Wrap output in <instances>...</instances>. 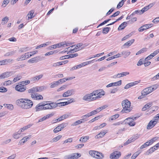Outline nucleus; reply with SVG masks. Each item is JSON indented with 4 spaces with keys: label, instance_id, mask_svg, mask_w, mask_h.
<instances>
[{
    "label": "nucleus",
    "instance_id": "1",
    "mask_svg": "<svg viewBox=\"0 0 159 159\" xmlns=\"http://www.w3.org/2000/svg\"><path fill=\"white\" fill-rule=\"evenodd\" d=\"M16 103L18 106L24 109L30 108L33 105V102L27 98L19 99L16 101Z\"/></svg>",
    "mask_w": 159,
    "mask_h": 159
},
{
    "label": "nucleus",
    "instance_id": "2",
    "mask_svg": "<svg viewBox=\"0 0 159 159\" xmlns=\"http://www.w3.org/2000/svg\"><path fill=\"white\" fill-rule=\"evenodd\" d=\"M158 87L157 84H155L146 88L141 92V95L138 98L141 99L144 98L145 96L155 90Z\"/></svg>",
    "mask_w": 159,
    "mask_h": 159
},
{
    "label": "nucleus",
    "instance_id": "3",
    "mask_svg": "<svg viewBox=\"0 0 159 159\" xmlns=\"http://www.w3.org/2000/svg\"><path fill=\"white\" fill-rule=\"evenodd\" d=\"M131 104V102L128 99H126L122 101L121 105L123 109L121 111V112L123 113L130 111L131 110L130 108Z\"/></svg>",
    "mask_w": 159,
    "mask_h": 159
},
{
    "label": "nucleus",
    "instance_id": "4",
    "mask_svg": "<svg viewBox=\"0 0 159 159\" xmlns=\"http://www.w3.org/2000/svg\"><path fill=\"white\" fill-rule=\"evenodd\" d=\"M89 153L92 157L97 159H102L104 157L102 153L95 151L90 150Z\"/></svg>",
    "mask_w": 159,
    "mask_h": 159
},
{
    "label": "nucleus",
    "instance_id": "5",
    "mask_svg": "<svg viewBox=\"0 0 159 159\" xmlns=\"http://www.w3.org/2000/svg\"><path fill=\"white\" fill-rule=\"evenodd\" d=\"M93 93L94 94V96H96L94 97L95 100L99 98H100L101 97L105 95V92L102 90H96L93 91Z\"/></svg>",
    "mask_w": 159,
    "mask_h": 159
},
{
    "label": "nucleus",
    "instance_id": "6",
    "mask_svg": "<svg viewBox=\"0 0 159 159\" xmlns=\"http://www.w3.org/2000/svg\"><path fill=\"white\" fill-rule=\"evenodd\" d=\"M81 154L78 153H73L70 155L66 156L64 159H77L80 157Z\"/></svg>",
    "mask_w": 159,
    "mask_h": 159
},
{
    "label": "nucleus",
    "instance_id": "7",
    "mask_svg": "<svg viewBox=\"0 0 159 159\" xmlns=\"http://www.w3.org/2000/svg\"><path fill=\"white\" fill-rule=\"evenodd\" d=\"M94 94L93 92L91 93L86 94L83 97V99L87 101L90 102L95 100L94 97H93Z\"/></svg>",
    "mask_w": 159,
    "mask_h": 159
},
{
    "label": "nucleus",
    "instance_id": "8",
    "mask_svg": "<svg viewBox=\"0 0 159 159\" xmlns=\"http://www.w3.org/2000/svg\"><path fill=\"white\" fill-rule=\"evenodd\" d=\"M121 155L120 152L115 151L111 153L110 155V158L111 159H118Z\"/></svg>",
    "mask_w": 159,
    "mask_h": 159
},
{
    "label": "nucleus",
    "instance_id": "9",
    "mask_svg": "<svg viewBox=\"0 0 159 159\" xmlns=\"http://www.w3.org/2000/svg\"><path fill=\"white\" fill-rule=\"evenodd\" d=\"M67 125V124L63 123L61 124L58 125L54 129L53 131L54 133H57L60 131Z\"/></svg>",
    "mask_w": 159,
    "mask_h": 159
},
{
    "label": "nucleus",
    "instance_id": "10",
    "mask_svg": "<svg viewBox=\"0 0 159 159\" xmlns=\"http://www.w3.org/2000/svg\"><path fill=\"white\" fill-rule=\"evenodd\" d=\"M75 90L72 89L67 90L62 94L63 97H67L74 94L75 93Z\"/></svg>",
    "mask_w": 159,
    "mask_h": 159
},
{
    "label": "nucleus",
    "instance_id": "11",
    "mask_svg": "<svg viewBox=\"0 0 159 159\" xmlns=\"http://www.w3.org/2000/svg\"><path fill=\"white\" fill-rule=\"evenodd\" d=\"M125 121V124H128L130 126H133L135 125V122L133 121V119L131 118V117L126 119Z\"/></svg>",
    "mask_w": 159,
    "mask_h": 159
},
{
    "label": "nucleus",
    "instance_id": "12",
    "mask_svg": "<svg viewBox=\"0 0 159 159\" xmlns=\"http://www.w3.org/2000/svg\"><path fill=\"white\" fill-rule=\"evenodd\" d=\"M15 89L17 91L23 92L25 91L26 89V87L23 85H20V84L16 85L15 87Z\"/></svg>",
    "mask_w": 159,
    "mask_h": 159
},
{
    "label": "nucleus",
    "instance_id": "13",
    "mask_svg": "<svg viewBox=\"0 0 159 159\" xmlns=\"http://www.w3.org/2000/svg\"><path fill=\"white\" fill-rule=\"evenodd\" d=\"M153 26V24H148L143 25L138 29L139 32H142Z\"/></svg>",
    "mask_w": 159,
    "mask_h": 159
},
{
    "label": "nucleus",
    "instance_id": "14",
    "mask_svg": "<svg viewBox=\"0 0 159 159\" xmlns=\"http://www.w3.org/2000/svg\"><path fill=\"white\" fill-rule=\"evenodd\" d=\"M31 97L33 100H40L43 99L42 95L40 94L38 95L37 93H31Z\"/></svg>",
    "mask_w": 159,
    "mask_h": 159
},
{
    "label": "nucleus",
    "instance_id": "15",
    "mask_svg": "<svg viewBox=\"0 0 159 159\" xmlns=\"http://www.w3.org/2000/svg\"><path fill=\"white\" fill-rule=\"evenodd\" d=\"M156 120H151L148 123L147 126V129H151L157 123V121Z\"/></svg>",
    "mask_w": 159,
    "mask_h": 159
},
{
    "label": "nucleus",
    "instance_id": "16",
    "mask_svg": "<svg viewBox=\"0 0 159 159\" xmlns=\"http://www.w3.org/2000/svg\"><path fill=\"white\" fill-rule=\"evenodd\" d=\"M44 103L43 102H41L38 104L36 106L35 109L36 111H38L43 110Z\"/></svg>",
    "mask_w": 159,
    "mask_h": 159
},
{
    "label": "nucleus",
    "instance_id": "17",
    "mask_svg": "<svg viewBox=\"0 0 159 159\" xmlns=\"http://www.w3.org/2000/svg\"><path fill=\"white\" fill-rule=\"evenodd\" d=\"M140 81V80H139V81H135L133 82L130 83H129L127 84L124 87L125 89H128L129 88H130L136 84H138V83H139Z\"/></svg>",
    "mask_w": 159,
    "mask_h": 159
},
{
    "label": "nucleus",
    "instance_id": "18",
    "mask_svg": "<svg viewBox=\"0 0 159 159\" xmlns=\"http://www.w3.org/2000/svg\"><path fill=\"white\" fill-rule=\"evenodd\" d=\"M11 72H6L0 75V79H3L8 78L11 76Z\"/></svg>",
    "mask_w": 159,
    "mask_h": 159
},
{
    "label": "nucleus",
    "instance_id": "19",
    "mask_svg": "<svg viewBox=\"0 0 159 159\" xmlns=\"http://www.w3.org/2000/svg\"><path fill=\"white\" fill-rule=\"evenodd\" d=\"M121 80H120L117 82L114 83H111L106 86L107 88H108L114 86H117L120 85L121 84Z\"/></svg>",
    "mask_w": 159,
    "mask_h": 159
},
{
    "label": "nucleus",
    "instance_id": "20",
    "mask_svg": "<svg viewBox=\"0 0 159 159\" xmlns=\"http://www.w3.org/2000/svg\"><path fill=\"white\" fill-rule=\"evenodd\" d=\"M40 57H36L28 61V62L31 63H36L41 60Z\"/></svg>",
    "mask_w": 159,
    "mask_h": 159
},
{
    "label": "nucleus",
    "instance_id": "21",
    "mask_svg": "<svg viewBox=\"0 0 159 159\" xmlns=\"http://www.w3.org/2000/svg\"><path fill=\"white\" fill-rule=\"evenodd\" d=\"M107 133V131H105L104 130H103V131L100 132L97 135L95 136V138L96 139H98L100 138H102Z\"/></svg>",
    "mask_w": 159,
    "mask_h": 159
},
{
    "label": "nucleus",
    "instance_id": "22",
    "mask_svg": "<svg viewBox=\"0 0 159 159\" xmlns=\"http://www.w3.org/2000/svg\"><path fill=\"white\" fill-rule=\"evenodd\" d=\"M154 5V4L153 3H151L149 4L148 6L145 7L143 8H142L141 10V11H142L143 13H144L145 11H148V9H149L150 8L152 7Z\"/></svg>",
    "mask_w": 159,
    "mask_h": 159
},
{
    "label": "nucleus",
    "instance_id": "23",
    "mask_svg": "<svg viewBox=\"0 0 159 159\" xmlns=\"http://www.w3.org/2000/svg\"><path fill=\"white\" fill-rule=\"evenodd\" d=\"M83 45V44L82 43H79L77 44V45H76V47H75V48H74L73 49H71L69 51V52H70V53H74L75 52H76V51H77L78 50L77 49V48H78L79 47H81Z\"/></svg>",
    "mask_w": 159,
    "mask_h": 159
},
{
    "label": "nucleus",
    "instance_id": "24",
    "mask_svg": "<svg viewBox=\"0 0 159 159\" xmlns=\"http://www.w3.org/2000/svg\"><path fill=\"white\" fill-rule=\"evenodd\" d=\"M128 23V22H124L122 23L120 25L118 28V30L120 31L124 29L125 27L127 25Z\"/></svg>",
    "mask_w": 159,
    "mask_h": 159
},
{
    "label": "nucleus",
    "instance_id": "25",
    "mask_svg": "<svg viewBox=\"0 0 159 159\" xmlns=\"http://www.w3.org/2000/svg\"><path fill=\"white\" fill-rule=\"evenodd\" d=\"M152 102H149L146 105H145L143 108H142V111H145L147 109H149L152 105Z\"/></svg>",
    "mask_w": 159,
    "mask_h": 159
},
{
    "label": "nucleus",
    "instance_id": "26",
    "mask_svg": "<svg viewBox=\"0 0 159 159\" xmlns=\"http://www.w3.org/2000/svg\"><path fill=\"white\" fill-rule=\"evenodd\" d=\"M157 149V148H156L155 147H154V146H153V147L151 148L150 149L148 150L145 153V154L146 155H148L153 152Z\"/></svg>",
    "mask_w": 159,
    "mask_h": 159
},
{
    "label": "nucleus",
    "instance_id": "27",
    "mask_svg": "<svg viewBox=\"0 0 159 159\" xmlns=\"http://www.w3.org/2000/svg\"><path fill=\"white\" fill-rule=\"evenodd\" d=\"M134 39H132L131 40L125 43L123 45V46L124 47L125 46H126L128 47L131 46V45L134 42Z\"/></svg>",
    "mask_w": 159,
    "mask_h": 159
},
{
    "label": "nucleus",
    "instance_id": "28",
    "mask_svg": "<svg viewBox=\"0 0 159 159\" xmlns=\"http://www.w3.org/2000/svg\"><path fill=\"white\" fill-rule=\"evenodd\" d=\"M121 57V54L120 53H118L116 55H115L113 56L109 57L107 59V60L109 61H110L111 60L117 58Z\"/></svg>",
    "mask_w": 159,
    "mask_h": 159
},
{
    "label": "nucleus",
    "instance_id": "29",
    "mask_svg": "<svg viewBox=\"0 0 159 159\" xmlns=\"http://www.w3.org/2000/svg\"><path fill=\"white\" fill-rule=\"evenodd\" d=\"M84 119H82V118L81 119L78 120L75 122L73 124H72L71 125L74 126L78 124H80L82 123H84Z\"/></svg>",
    "mask_w": 159,
    "mask_h": 159
},
{
    "label": "nucleus",
    "instance_id": "30",
    "mask_svg": "<svg viewBox=\"0 0 159 159\" xmlns=\"http://www.w3.org/2000/svg\"><path fill=\"white\" fill-rule=\"evenodd\" d=\"M43 75L42 74L36 76L34 77H33L32 79V81H37L43 77Z\"/></svg>",
    "mask_w": 159,
    "mask_h": 159
},
{
    "label": "nucleus",
    "instance_id": "31",
    "mask_svg": "<svg viewBox=\"0 0 159 159\" xmlns=\"http://www.w3.org/2000/svg\"><path fill=\"white\" fill-rule=\"evenodd\" d=\"M29 53V52H27L21 55L17 59V61H22L26 59V54H28Z\"/></svg>",
    "mask_w": 159,
    "mask_h": 159
},
{
    "label": "nucleus",
    "instance_id": "32",
    "mask_svg": "<svg viewBox=\"0 0 159 159\" xmlns=\"http://www.w3.org/2000/svg\"><path fill=\"white\" fill-rule=\"evenodd\" d=\"M3 106L11 110H12L14 108L13 106L11 104H4Z\"/></svg>",
    "mask_w": 159,
    "mask_h": 159
},
{
    "label": "nucleus",
    "instance_id": "33",
    "mask_svg": "<svg viewBox=\"0 0 159 159\" xmlns=\"http://www.w3.org/2000/svg\"><path fill=\"white\" fill-rule=\"evenodd\" d=\"M28 91L29 93H35L37 92L36 87L29 89Z\"/></svg>",
    "mask_w": 159,
    "mask_h": 159
},
{
    "label": "nucleus",
    "instance_id": "34",
    "mask_svg": "<svg viewBox=\"0 0 159 159\" xmlns=\"http://www.w3.org/2000/svg\"><path fill=\"white\" fill-rule=\"evenodd\" d=\"M51 85L50 86L51 88H54L57 86L59 84V81H54L51 83Z\"/></svg>",
    "mask_w": 159,
    "mask_h": 159
},
{
    "label": "nucleus",
    "instance_id": "35",
    "mask_svg": "<svg viewBox=\"0 0 159 159\" xmlns=\"http://www.w3.org/2000/svg\"><path fill=\"white\" fill-rule=\"evenodd\" d=\"M89 139V137L85 136L84 137H81L80 138V141L81 142H85L87 141Z\"/></svg>",
    "mask_w": 159,
    "mask_h": 159
},
{
    "label": "nucleus",
    "instance_id": "36",
    "mask_svg": "<svg viewBox=\"0 0 159 159\" xmlns=\"http://www.w3.org/2000/svg\"><path fill=\"white\" fill-rule=\"evenodd\" d=\"M43 110H47V109H51L49 103L45 104L44 102H43Z\"/></svg>",
    "mask_w": 159,
    "mask_h": 159
},
{
    "label": "nucleus",
    "instance_id": "37",
    "mask_svg": "<svg viewBox=\"0 0 159 159\" xmlns=\"http://www.w3.org/2000/svg\"><path fill=\"white\" fill-rule=\"evenodd\" d=\"M90 116H90L89 113H88L87 114H86L82 116L81 117V118L82 119H84V121L85 122V121H87L88 120L87 118H88Z\"/></svg>",
    "mask_w": 159,
    "mask_h": 159
},
{
    "label": "nucleus",
    "instance_id": "38",
    "mask_svg": "<svg viewBox=\"0 0 159 159\" xmlns=\"http://www.w3.org/2000/svg\"><path fill=\"white\" fill-rule=\"evenodd\" d=\"M119 116V115L118 114H116L113 116H111L110 118L109 119V121H111V120H115L117 118H118Z\"/></svg>",
    "mask_w": 159,
    "mask_h": 159
},
{
    "label": "nucleus",
    "instance_id": "39",
    "mask_svg": "<svg viewBox=\"0 0 159 159\" xmlns=\"http://www.w3.org/2000/svg\"><path fill=\"white\" fill-rule=\"evenodd\" d=\"M36 88L37 92L42 91L45 88V86H36Z\"/></svg>",
    "mask_w": 159,
    "mask_h": 159
},
{
    "label": "nucleus",
    "instance_id": "40",
    "mask_svg": "<svg viewBox=\"0 0 159 159\" xmlns=\"http://www.w3.org/2000/svg\"><path fill=\"white\" fill-rule=\"evenodd\" d=\"M62 137V136L61 135H59L56 137H55L54 138H53L52 141H51V142H56L58 141L59 139H60Z\"/></svg>",
    "mask_w": 159,
    "mask_h": 159
},
{
    "label": "nucleus",
    "instance_id": "41",
    "mask_svg": "<svg viewBox=\"0 0 159 159\" xmlns=\"http://www.w3.org/2000/svg\"><path fill=\"white\" fill-rule=\"evenodd\" d=\"M130 54V52L129 51H123L121 52V54L124 56V57L126 58Z\"/></svg>",
    "mask_w": 159,
    "mask_h": 159
},
{
    "label": "nucleus",
    "instance_id": "42",
    "mask_svg": "<svg viewBox=\"0 0 159 159\" xmlns=\"http://www.w3.org/2000/svg\"><path fill=\"white\" fill-rule=\"evenodd\" d=\"M108 107V105H104L100 107H99L96 109L98 111V113L101 111V110H103L106 108Z\"/></svg>",
    "mask_w": 159,
    "mask_h": 159
},
{
    "label": "nucleus",
    "instance_id": "43",
    "mask_svg": "<svg viewBox=\"0 0 159 159\" xmlns=\"http://www.w3.org/2000/svg\"><path fill=\"white\" fill-rule=\"evenodd\" d=\"M34 13V11L33 10L31 11H30L29 13L27 15L28 19H32L34 17L33 15Z\"/></svg>",
    "mask_w": 159,
    "mask_h": 159
},
{
    "label": "nucleus",
    "instance_id": "44",
    "mask_svg": "<svg viewBox=\"0 0 159 159\" xmlns=\"http://www.w3.org/2000/svg\"><path fill=\"white\" fill-rule=\"evenodd\" d=\"M147 48H143L138 51L136 54V55H138L147 51Z\"/></svg>",
    "mask_w": 159,
    "mask_h": 159
},
{
    "label": "nucleus",
    "instance_id": "45",
    "mask_svg": "<svg viewBox=\"0 0 159 159\" xmlns=\"http://www.w3.org/2000/svg\"><path fill=\"white\" fill-rule=\"evenodd\" d=\"M110 29V27H108L104 28L102 30V33L104 34H107L108 32L109 29Z\"/></svg>",
    "mask_w": 159,
    "mask_h": 159
},
{
    "label": "nucleus",
    "instance_id": "46",
    "mask_svg": "<svg viewBox=\"0 0 159 159\" xmlns=\"http://www.w3.org/2000/svg\"><path fill=\"white\" fill-rule=\"evenodd\" d=\"M30 83V81L29 80H26L20 82V85H22L24 86V85H26Z\"/></svg>",
    "mask_w": 159,
    "mask_h": 159
},
{
    "label": "nucleus",
    "instance_id": "47",
    "mask_svg": "<svg viewBox=\"0 0 159 159\" xmlns=\"http://www.w3.org/2000/svg\"><path fill=\"white\" fill-rule=\"evenodd\" d=\"M31 126L32 125H28L27 126L23 127V128L20 129V132H23L25 130H26L28 128H30Z\"/></svg>",
    "mask_w": 159,
    "mask_h": 159
},
{
    "label": "nucleus",
    "instance_id": "48",
    "mask_svg": "<svg viewBox=\"0 0 159 159\" xmlns=\"http://www.w3.org/2000/svg\"><path fill=\"white\" fill-rule=\"evenodd\" d=\"M50 107L51 109L54 108L58 106V104L57 103H56L54 102H52L50 103Z\"/></svg>",
    "mask_w": 159,
    "mask_h": 159
},
{
    "label": "nucleus",
    "instance_id": "49",
    "mask_svg": "<svg viewBox=\"0 0 159 159\" xmlns=\"http://www.w3.org/2000/svg\"><path fill=\"white\" fill-rule=\"evenodd\" d=\"M67 85H64L61 86L60 88L58 89L57 91V92H59L61 91H62L65 89L67 87Z\"/></svg>",
    "mask_w": 159,
    "mask_h": 159
},
{
    "label": "nucleus",
    "instance_id": "50",
    "mask_svg": "<svg viewBox=\"0 0 159 159\" xmlns=\"http://www.w3.org/2000/svg\"><path fill=\"white\" fill-rule=\"evenodd\" d=\"M8 61L7 59L0 61V65H3L7 64Z\"/></svg>",
    "mask_w": 159,
    "mask_h": 159
},
{
    "label": "nucleus",
    "instance_id": "51",
    "mask_svg": "<svg viewBox=\"0 0 159 159\" xmlns=\"http://www.w3.org/2000/svg\"><path fill=\"white\" fill-rule=\"evenodd\" d=\"M22 78V77L21 75H18L17 76L15 77L13 79V83H15L17 81H18L20 80Z\"/></svg>",
    "mask_w": 159,
    "mask_h": 159
},
{
    "label": "nucleus",
    "instance_id": "52",
    "mask_svg": "<svg viewBox=\"0 0 159 159\" xmlns=\"http://www.w3.org/2000/svg\"><path fill=\"white\" fill-rule=\"evenodd\" d=\"M9 20V18L7 16H6L5 17H4V18H3L2 20V21H3V22H2L1 23V24H2V25H4V24L5 23H7V21H8Z\"/></svg>",
    "mask_w": 159,
    "mask_h": 159
},
{
    "label": "nucleus",
    "instance_id": "53",
    "mask_svg": "<svg viewBox=\"0 0 159 159\" xmlns=\"http://www.w3.org/2000/svg\"><path fill=\"white\" fill-rule=\"evenodd\" d=\"M143 13V12L141 11V10H136L133 13V14L134 15L135 14L141 15Z\"/></svg>",
    "mask_w": 159,
    "mask_h": 159
},
{
    "label": "nucleus",
    "instance_id": "54",
    "mask_svg": "<svg viewBox=\"0 0 159 159\" xmlns=\"http://www.w3.org/2000/svg\"><path fill=\"white\" fill-rule=\"evenodd\" d=\"M129 72L127 71L121 73L120 74V75L119 76V77L120 78L123 77L124 76H125L127 75H129Z\"/></svg>",
    "mask_w": 159,
    "mask_h": 159
},
{
    "label": "nucleus",
    "instance_id": "55",
    "mask_svg": "<svg viewBox=\"0 0 159 159\" xmlns=\"http://www.w3.org/2000/svg\"><path fill=\"white\" fill-rule=\"evenodd\" d=\"M20 133H15L13 135V137L16 139H18L20 137Z\"/></svg>",
    "mask_w": 159,
    "mask_h": 159
},
{
    "label": "nucleus",
    "instance_id": "56",
    "mask_svg": "<svg viewBox=\"0 0 159 159\" xmlns=\"http://www.w3.org/2000/svg\"><path fill=\"white\" fill-rule=\"evenodd\" d=\"M29 138H30L28 136H26L24 137L23 138H22L21 140L20 141L23 143H24L26 142L27 140V139H29Z\"/></svg>",
    "mask_w": 159,
    "mask_h": 159
},
{
    "label": "nucleus",
    "instance_id": "57",
    "mask_svg": "<svg viewBox=\"0 0 159 159\" xmlns=\"http://www.w3.org/2000/svg\"><path fill=\"white\" fill-rule=\"evenodd\" d=\"M137 18L136 17H134L132 18L131 20L128 21V23L129 24H132L135 21L137 20Z\"/></svg>",
    "mask_w": 159,
    "mask_h": 159
},
{
    "label": "nucleus",
    "instance_id": "58",
    "mask_svg": "<svg viewBox=\"0 0 159 159\" xmlns=\"http://www.w3.org/2000/svg\"><path fill=\"white\" fill-rule=\"evenodd\" d=\"M7 91V89L4 87H0V92H6Z\"/></svg>",
    "mask_w": 159,
    "mask_h": 159
},
{
    "label": "nucleus",
    "instance_id": "59",
    "mask_svg": "<svg viewBox=\"0 0 159 159\" xmlns=\"http://www.w3.org/2000/svg\"><path fill=\"white\" fill-rule=\"evenodd\" d=\"M28 47L24 48H20L19 50V52L21 53L22 52H24L27 51H28Z\"/></svg>",
    "mask_w": 159,
    "mask_h": 159
},
{
    "label": "nucleus",
    "instance_id": "60",
    "mask_svg": "<svg viewBox=\"0 0 159 159\" xmlns=\"http://www.w3.org/2000/svg\"><path fill=\"white\" fill-rule=\"evenodd\" d=\"M133 141V139H132L131 138H130L126 142L124 143V145H126Z\"/></svg>",
    "mask_w": 159,
    "mask_h": 159
},
{
    "label": "nucleus",
    "instance_id": "61",
    "mask_svg": "<svg viewBox=\"0 0 159 159\" xmlns=\"http://www.w3.org/2000/svg\"><path fill=\"white\" fill-rule=\"evenodd\" d=\"M132 35V34L131 33H130L129 34L126 35L123 38L121 39V40L124 41L126 39H128L129 37H131Z\"/></svg>",
    "mask_w": 159,
    "mask_h": 159
},
{
    "label": "nucleus",
    "instance_id": "62",
    "mask_svg": "<svg viewBox=\"0 0 159 159\" xmlns=\"http://www.w3.org/2000/svg\"><path fill=\"white\" fill-rule=\"evenodd\" d=\"M98 113V111H97V109H96L89 112V113L91 116L97 114Z\"/></svg>",
    "mask_w": 159,
    "mask_h": 159
},
{
    "label": "nucleus",
    "instance_id": "63",
    "mask_svg": "<svg viewBox=\"0 0 159 159\" xmlns=\"http://www.w3.org/2000/svg\"><path fill=\"white\" fill-rule=\"evenodd\" d=\"M159 53V49L155 51L152 53L151 54H150L152 55V56L153 57Z\"/></svg>",
    "mask_w": 159,
    "mask_h": 159
},
{
    "label": "nucleus",
    "instance_id": "64",
    "mask_svg": "<svg viewBox=\"0 0 159 159\" xmlns=\"http://www.w3.org/2000/svg\"><path fill=\"white\" fill-rule=\"evenodd\" d=\"M159 79V73H158L157 75L154 76L152 78V81H155L158 79Z\"/></svg>",
    "mask_w": 159,
    "mask_h": 159
}]
</instances>
